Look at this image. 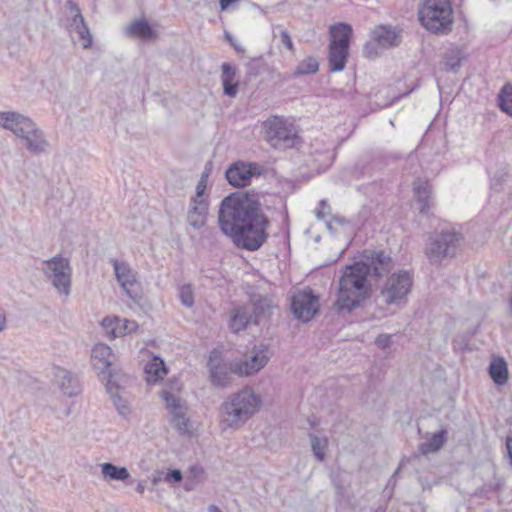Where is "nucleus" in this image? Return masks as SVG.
Here are the masks:
<instances>
[{
	"mask_svg": "<svg viewBox=\"0 0 512 512\" xmlns=\"http://www.w3.org/2000/svg\"><path fill=\"white\" fill-rule=\"evenodd\" d=\"M221 232L239 248L256 251L268 239V217L255 193L235 192L226 196L218 210Z\"/></svg>",
	"mask_w": 512,
	"mask_h": 512,
	"instance_id": "obj_1",
	"label": "nucleus"
},
{
	"mask_svg": "<svg viewBox=\"0 0 512 512\" xmlns=\"http://www.w3.org/2000/svg\"><path fill=\"white\" fill-rule=\"evenodd\" d=\"M393 268L392 258L384 251H365L362 259L347 265L339 279L335 308L351 313L371 297L369 279L378 280Z\"/></svg>",
	"mask_w": 512,
	"mask_h": 512,
	"instance_id": "obj_2",
	"label": "nucleus"
},
{
	"mask_svg": "<svg viewBox=\"0 0 512 512\" xmlns=\"http://www.w3.org/2000/svg\"><path fill=\"white\" fill-rule=\"evenodd\" d=\"M260 405L261 398L252 389L244 388L222 402L221 422L228 428L238 429L259 410Z\"/></svg>",
	"mask_w": 512,
	"mask_h": 512,
	"instance_id": "obj_3",
	"label": "nucleus"
},
{
	"mask_svg": "<svg viewBox=\"0 0 512 512\" xmlns=\"http://www.w3.org/2000/svg\"><path fill=\"white\" fill-rule=\"evenodd\" d=\"M0 126L12 131L32 154L44 153L49 146L43 131L29 117L18 112H0Z\"/></svg>",
	"mask_w": 512,
	"mask_h": 512,
	"instance_id": "obj_4",
	"label": "nucleus"
},
{
	"mask_svg": "<svg viewBox=\"0 0 512 512\" xmlns=\"http://www.w3.org/2000/svg\"><path fill=\"white\" fill-rule=\"evenodd\" d=\"M418 15L421 24L432 33L451 30L453 10L449 0H424Z\"/></svg>",
	"mask_w": 512,
	"mask_h": 512,
	"instance_id": "obj_5",
	"label": "nucleus"
},
{
	"mask_svg": "<svg viewBox=\"0 0 512 512\" xmlns=\"http://www.w3.org/2000/svg\"><path fill=\"white\" fill-rule=\"evenodd\" d=\"M462 240V234L455 230L435 232L428 238L424 254L431 265H440L456 256Z\"/></svg>",
	"mask_w": 512,
	"mask_h": 512,
	"instance_id": "obj_6",
	"label": "nucleus"
},
{
	"mask_svg": "<svg viewBox=\"0 0 512 512\" xmlns=\"http://www.w3.org/2000/svg\"><path fill=\"white\" fill-rule=\"evenodd\" d=\"M41 270L45 278L59 294L70 295L72 268L68 258L56 255L48 260H44Z\"/></svg>",
	"mask_w": 512,
	"mask_h": 512,
	"instance_id": "obj_7",
	"label": "nucleus"
},
{
	"mask_svg": "<svg viewBox=\"0 0 512 512\" xmlns=\"http://www.w3.org/2000/svg\"><path fill=\"white\" fill-rule=\"evenodd\" d=\"M266 141L275 149L291 148L295 144L297 131L287 119L273 116L263 123Z\"/></svg>",
	"mask_w": 512,
	"mask_h": 512,
	"instance_id": "obj_8",
	"label": "nucleus"
},
{
	"mask_svg": "<svg viewBox=\"0 0 512 512\" xmlns=\"http://www.w3.org/2000/svg\"><path fill=\"white\" fill-rule=\"evenodd\" d=\"M411 286L412 279L407 272L401 271L392 274L381 290V297L388 305L397 304L406 298L411 290Z\"/></svg>",
	"mask_w": 512,
	"mask_h": 512,
	"instance_id": "obj_9",
	"label": "nucleus"
},
{
	"mask_svg": "<svg viewBox=\"0 0 512 512\" xmlns=\"http://www.w3.org/2000/svg\"><path fill=\"white\" fill-rule=\"evenodd\" d=\"M291 309L297 319L307 322L318 312L319 298L310 288L298 291L291 298Z\"/></svg>",
	"mask_w": 512,
	"mask_h": 512,
	"instance_id": "obj_10",
	"label": "nucleus"
},
{
	"mask_svg": "<svg viewBox=\"0 0 512 512\" xmlns=\"http://www.w3.org/2000/svg\"><path fill=\"white\" fill-rule=\"evenodd\" d=\"M270 358L268 346L260 344L254 346L250 355H246V359L239 362H234V369L236 375L250 376L260 371L268 362Z\"/></svg>",
	"mask_w": 512,
	"mask_h": 512,
	"instance_id": "obj_11",
	"label": "nucleus"
},
{
	"mask_svg": "<svg viewBox=\"0 0 512 512\" xmlns=\"http://www.w3.org/2000/svg\"><path fill=\"white\" fill-rule=\"evenodd\" d=\"M111 263L114 268L116 279L123 291L133 300L134 303L138 304L141 297L137 292L139 287L137 273L127 262H120L116 259H112Z\"/></svg>",
	"mask_w": 512,
	"mask_h": 512,
	"instance_id": "obj_12",
	"label": "nucleus"
},
{
	"mask_svg": "<svg viewBox=\"0 0 512 512\" xmlns=\"http://www.w3.org/2000/svg\"><path fill=\"white\" fill-rule=\"evenodd\" d=\"M261 175V166L257 163L236 162L226 171L227 181L234 187H245L252 177Z\"/></svg>",
	"mask_w": 512,
	"mask_h": 512,
	"instance_id": "obj_13",
	"label": "nucleus"
},
{
	"mask_svg": "<svg viewBox=\"0 0 512 512\" xmlns=\"http://www.w3.org/2000/svg\"><path fill=\"white\" fill-rule=\"evenodd\" d=\"M92 360L96 370L102 374H106L108 379L113 376V379H118V375L112 369L113 357L112 349L103 343L95 345L92 349Z\"/></svg>",
	"mask_w": 512,
	"mask_h": 512,
	"instance_id": "obj_14",
	"label": "nucleus"
},
{
	"mask_svg": "<svg viewBox=\"0 0 512 512\" xmlns=\"http://www.w3.org/2000/svg\"><path fill=\"white\" fill-rule=\"evenodd\" d=\"M214 354L215 351L209 357L211 383L216 387H227L232 381V374H236L234 362L212 364Z\"/></svg>",
	"mask_w": 512,
	"mask_h": 512,
	"instance_id": "obj_15",
	"label": "nucleus"
},
{
	"mask_svg": "<svg viewBox=\"0 0 512 512\" xmlns=\"http://www.w3.org/2000/svg\"><path fill=\"white\" fill-rule=\"evenodd\" d=\"M372 39L380 48H392L402 41L401 30L391 25H379L372 31Z\"/></svg>",
	"mask_w": 512,
	"mask_h": 512,
	"instance_id": "obj_16",
	"label": "nucleus"
},
{
	"mask_svg": "<svg viewBox=\"0 0 512 512\" xmlns=\"http://www.w3.org/2000/svg\"><path fill=\"white\" fill-rule=\"evenodd\" d=\"M101 324L111 339L133 333L138 329L136 321L128 319L121 320L118 317H106L102 320Z\"/></svg>",
	"mask_w": 512,
	"mask_h": 512,
	"instance_id": "obj_17",
	"label": "nucleus"
},
{
	"mask_svg": "<svg viewBox=\"0 0 512 512\" xmlns=\"http://www.w3.org/2000/svg\"><path fill=\"white\" fill-rule=\"evenodd\" d=\"M413 192L419 212L421 214H428L429 209L434 205L432 197V187L427 180L417 178L413 182Z\"/></svg>",
	"mask_w": 512,
	"mask_h": 512,
	"instance_id": "obj_18",
	"label": "nucleus"
},
{
	"mask_svg": "<svg viewBox=\"0 0 512 512\" xmlns=\"http://www.w3.org/2000/svg\"><path fill=\"white\" fill-rule=\"evenodd\" d=\"M126 35L140 38L143 41H152L158 38L157 31L145 18L135 19L126 27Z\"/></svg>",
	"mask_w": 512,
	"mask_h": 512,
	"instance_id": "obj_19",
	"label": "nucleus"
},
{
	"mask_svg": "<svg viewBox=\"0 0 512 512\" xmlns=\"http://www.w3.org/2000/svg\"><path fill=\"white\" fill-rule=\"evenodd\" d=\"M209 209L208 201H199L191 199L190 207L187 212V222L194 229L202 228L207 221Z\"/></svg>",
	"mask_w": 512,
	"mask_h": 512,
	"instance_id": "obj_20",
	"label": "nucleus"
},
{
	"mask_svg": "<svg viewBox=\"0 0 512 512\" xmlns=\"http://www.w3.org/2000/svg\"><path fill=\"white\" fill-rule=\"evenodd\" d=\"M106 390L109 393L118 413L123 417L130 415L131 409L128 401L119 395L120 385L118 383V379H113V376L111 375V377L107 379Z\"/></svg>",
	"mask_w": 512,
	"mask_h": 512,
	"instance_id": "obj_21",
	"label": "nucleus"
},
{
	"mask_svg": "<svg viewBox=\"0 0 512 512\" xmlns=\"http://www.w3.org/2000/svg\"><path fill=\"white\" fill-rule=\"evenodd\" d=\"M276 305L271 298L266 296H258L254 299L252 305L253 323L259 324L262 320L270 317Z\"/></svg>",
	"mask_w": 512,
	"mask_h": 512,
	"instance_id": "obj_22",
	"label": "nucleus"
},
{
	"mask_svg": "<svg viewBox=\"0 0 512 512\" xmlns=\"http://www.w3.org/2000/svg\"><path fill=\"white\" fill-rule=\"evenodd\" d=\"M349 56V48L329 44L328 64L331 72H340L345 68Z\"/></svg>",
	"mask_w": 512,
	"mask_h": 512,
	"instance_id": "obj_23",
	"label": "nucleus"
},
{
	"mask_svg": "<svg viewBox=\"0 0 512 512\" xmlns=\"http://www.w3.org/2000/svg\"><path fill=\"white\" fill-rule=\"evenodd\" d=\"M353 30L350 24L339 22L330 26V43H335L336 46L350 47V40L352 38Z\"/></svg>",
	"mask_w": 512,
	"mask_h": 512,
	"instance_id": "obj_24",
	"label": "nucleus"
},
{
	"mask_svg": "<svg viewBox=\"0 0 512 512\" xmlns=\"http://www.w3.org/2000/svg\"><path fill=\"white\" fill-rule=\"evenodd\" d=\"M57 378L62 392L68 397H72L80 393L79 380L70 371L65 369L60 370L57 374Z\"/></svg>",
	"mask_w": 512,
	"mask_h": 512,
	"instance_id": "obj_25",
	"label": "nucleus"
},
{
	"mask_svg": "<svg viewBox=\"0 0 512 512\" xmlns=\"http://www.w3.org/2000/svg\"><path fill=\"white\" fill-rule=\"evenodd\" d=\"M447 441V430L441 429L437 433H434L431 438L419 445L418 451L421 455H427L429 453L440 450Z\"/></svg>",
	"mask_w": 512,
	"mask_h": 512,
	"instance_id": "obj_26",
	"label": "nucleus"
},
{
	"mask_svg": "<svg viewBox=\"0 0 512 512\" xmlns=\"http://www.w3.org/2000/svg\"><path fill=\"white\" fill-rule=\"evenodd\" d=\"M489 375L497 385H503L508 381L509 372L507 363L503 358H495L489 365Z\"/></svg>",
	"mask_w": 512,
	"mask_h": 512,
	"instance_id": "obj_27",
	"label": "nucleus"
},
{
	"mask_svg": "<svg viewBox=\"0 0 512 512\" xmlns=\"http://www.w3.org/2000/svg\"><path fill=\"white\" fill-rule=\"evenodd\" d=\"M69 31L77 34V41L81 44L83 49H89L92 46V35L84 20L77 22H69Z\"/></svg>",
	"mask_w": 512,
	"mask_h": 512,
	"instance_id": "obj_28",
	"label": "nucleus"
},
{
	"mask_svg": "<svg viewBox=\"0 0 512 512\" xmlns=\"http://www.w3.org/2000/svg\"><path fill=\"white\" fill-rule=\"evenodd\" d=\"M101 473L105 479L117 481H125L130 476L125 467H118L112 463L102 464Z\"/></svg>",
	"mask_w": 512,
	"mask_h": 512,
	"instance_id": "obj_29",
	"label": "nucleus"
},
{
	"mask_svg": "<svg viewBox=\"0 0 512 512\" xmlns=\"http://www.w3.org/2000/svg\"><path fill=\"white\" fill-rule=\"evenodd\" d=\"M464 58V53L458 48H452L445 53L444 63L445 69L456 72Z\"/></svg>",
	"mask_w": 512,
	"mask_h": 512,
	"instance_id": "obj_30",
	"label": "nucleus"
},
{
	"mask_svg": "<svg viewBox=\"0 0 512 512\" xmlns=\"http://www.w3.org/2000/svg\"><path fill=\"white\" fill-rule=\"evenodd\" d=\"M319 69V63L315 57H307L302 60L293 72V76L314 74Z\"/></svg>",
	"mask_w": 512,
	"mask_h": 512,
	"instance_id": "obj_31",
	"label": "nucleus"
},
{
	"mask_svg": "<svg viewBox=\"0 0 512 512\" xmlns=\"http://www.w3.org/2000/svg\"><path fill=\"white\" fill-rule=\"evenodd\" d=\"M250 323H253L252 315L248 314L245 310H237L231 319L230 327L234 332H239Z\"/></svg>",
	"mask_w": 512,
	"mask_h": 512,
	"instance_id": "obj_32",
	"label": "nucleus"
},
{
	"mask_svg": "<svg viewBox=\"0 0 512 512\" xmlns=\"http://www.w3.org/2000/svg\"><path fill=\"white\" fill-rule=\"evenodd\" d=\"M310 441L313 455L318 461L323 462L325 460V451L328 447V439L310 434Z\"/></svg>",
	"mask_w": 512,
	"mask_h": 512,
	"instance_id": "obj_33",
	"label": "nucleus"
},
{
	"mask_svg": "<svg viewBox=\"0 0 512 512\" xmlns=\"http://www.w3.org/2000/svg\"><path fill=\"white\" fill-rule=\"evenodd\" d=\"M171 423L180 434L189 433V418L186 417V408L172 413Z\"/></svg>",
	"mask_w": 512,
	"mask_h": 512,
	"instance_id": "obj_34",
	"label": "nucleus"
},
{
	"mask_svg": "<svg viewBox=\"0 0 512 512\" xmlns=\"http://www.w3.org/2000/svg\"><path fill=\"white\" fill-rule=\"evenodd\" d=\"M499 106L502 111L512 116V84L502 88L499 94Z\"/></svg>",
	"mask_w": 512,
	"mask_h": 512,
	"instance_id": "obj_35",
	"label": "nucleus"
},
{
	"mask_svg": "<svg viewBox=\"0 0 512 512\" xmlns=\"http://www.w3.org/2000/svg\"><path fill=\"white\" fill-rule=\"evenodd\" d=\"M145 371L153 378V381L162 379L167 374L164 362L158 358L146 365Z\"/></svg>",
	"mask_w": 512,
	"mask_h": 512,
	"instance_id": "obj_36",
	"label": "nucleus"
},
{
	"mask_svg": "<svg viewBox=\"0 0 512 512\" xmlns=\"http://www.w3.org/2000/svg\"><path fill=\"white\" fill-rule=\"evenodd\" d=\"M266 67L265 60L262 56L251 58L246 64V73L249 77L260 75Z\"/></svg>",
	"mask_w": 512,
	"mask_h": 512,
	"instance_id": "obj_37",
	"label": "nucleus"
},
{
	"mask_svg": "<svg viewBox=\"0 0 512 512\" xmlns=\"http://www.w3.org/2000/svg\"><path fill=\"white\" fill-rule=\"evenodd\" d=\"M161 397L165 401L167 409L170 411V414L181 411L186 407L181 403L180 398L175 396L173 393L169 391H162Z\"/></svg>",
	"mask_w": 512,
	"mask_h": 512,
	"instance_id": "obj_38",
	"label": "nucleus"
},
{
	"mask_svg": "<svg viewBox=\"0 0 512 512\" xmlns=\"http://www.w3.org/2000/svg\"><path fill=\"white\" fill-rule=\"evenodd\" d=\"M180 300L181 303L186 307H192L194 304V295L192 286L190 284H186L181 286L180 291Z\"/></svg>",
	"mask_w": 512,
	"mask_h": 512,
	"instance_id": "obj_39",
	"label": "nucleus"
},
{
	"mask_svg": "<svg viewBox=\"0 0 512 512\" xmlns=\"http://www.w3.org/2000/svg\"><path fill=\"white\" fill-rule=\"evenodd\" d=\"M507 180V173L504 171H497L491 179V189L495 192H500L503 188L504 182Z\"/></svg>",
	"mask_w": 512,
	"mask_h": 512,
	"instance_id": "obj_40",
	"label": "nucleus"
},
{
	"mask_svg": "<svg viewBox=\"0 0 512 512\" xmlns=\"http://www.w3.org/2000/svg\"><path fill=\"white\" fill-rule=\"evenodd\" d=\"M379 45L375 40L368 41L363 48V54L369 59H374L379 55Z\"/></svg>",
	"mask_w": 512,
	"mask_h": 512,
	"instance_id": "obj_41",
	"label": "nucleus"
},
{
	"mask_svg": "<svg viewBox=\"0 0 512 512\" xmlns=\"http://www.w3.org/2000/svg\"><path fill=\"white\" fill-rule=\"evenodd\" d=\"M66 6L69 8L70 12L73 14L70 22H77L80 20H84V17L81 13L79 5L75 3L73 0H67Z\"/></svg>",
	"mask_w": 512,
	"mask_h": 512,
	"instance_id": "obj_42",
	"label": "nucleus"
},
{
	"mask_svg": "<svg viewBox=\"0 0 512 512\" xmlns=\"http://www.w3.org/2000/svg\"><path fill=\"white\" fill-rule=\"evenodd\" d=\"M66 6L69 8L70 12L73 14L70 22H77L80 20H84V17L81 13L79 5L75 3L73 0H67Z\"/></svg>",
	"mask_w": 512,
	"mask_h": 512,
	"instance_id": "obj_43",
	"label": "nucleus"
},
{
	"mask_svg": "<svg viewBox=\"0 0 512 512\" xmlns=\"http://www.w3.org/2000/svg\"><path fill=\"white\" fill-rule=\"evenodd\" d=\"M223 92L229 97H235L238 92L239 83L234 80L222 81Z\"/></svg>",
	"mask_w": 512,
	"mask_h": 512,
	"instance_id": "obj_44",
	"label": "nucleus"
},
{
	"mask_svg": "<svg viewBox=\"0 0 512 512\" xmlns=\"http://www.w3.org/2000/svg\"><path fill=\"white\" fill-rule=\"evenodd\" d=\"M206 187H207V180L204 179V177H201V179L198 181L197 186H196L195 196L192 197V199L199 200V201H208V199L204 195Z\"/></svg>",
	"mask_w": 512,
	"mask_h": 512,
	"instance_id": "obj_45",
	"label": "nucleus"
},
{
	"mask_svg": "<svg viewBox=\"0 0 512 512\" xmlns=\"http://www.w3.org/2000/svg\"><path fill=\"white\" fill-rule=\"evenodd\" d=\"M236 76V69L234 66H232L230 63H223L222 64V75L221 80L227 81V80H234Z\"/></svg>",
	"mask_w": 512,
	"mask_h": 512,
	"instance_id": "obj_46",
	"label": "nucleus"
},
{
	"mask_svg": "<svg viewBox=\"0 0 512 512\" xmlns=\"http://www.w3.org/2000/svg\"><path fill=\"white\" fill-rule=\"evenodd\" d=\"M280 38H281V43L289 50V51H294V45H293V42H292V39L290 37V34L287 30L285 29H280Z\"/></svg>",
	"mask_w": 512,
	"mask_h": 512,
	"instance_id": "obj_47",
	"label": "nucleus"
},
{
	"mask_svg": "<svg viewBox=\"0 0 512 512\" xmlns=\"http://www.w3.org/2000/svg\"><path fill=\"white\" fill-rule=\"evenodd\" d=\"M375 343L381 349H386L391 345V335L380 334L377 336Z\"/></svg>",
	"mask_w": 512,
	"mask_h": 512,
	"instance_id": "obj_48",
	"label": "nucleus"
},
{
	"mask_svg": "<svg viewBox=\"0 0 512 512\" xmlns=\"http://www.w3.org/2000/svg\"><path fill=\"white\" fill-rule=\"evenodd\" d=\"M183 476H182V473L179 469H173V470H170L166 476H165V481L167 482H172V483H179L181 482Z\"/></svg>",
	"mask_w": 512,
	"mask_h": 512,
	"instance_id": "obj_49",
	"label": "nucleus"
},
{
	"mask_svg": "<svg viewBox=\"0 0 512 512\" xmlns=\"http://www.w3.org/2000/svg\"><path fill=\"white\" fill-rule=\"evenodd\" d=\"M225 38L237 53H239V54L245 53V48L242 45H240L239 43H237L235 38L229 32H225Z\"/></svg>",
	"mask_w": 512,
	"mask_h": 512,
	"instance_id": "obj_50",
	"label": "nucleus"
},
{
	"mask_svg": "<svg viewBox=\"0 0 512 512\" xmlns=\"http://www.w3.org/2000/svg\"><path fill=\"white\" fill-rule=\"evenodd\" d=\"M330 207L326 200H321L319 203V208L316 210V217L318 219H324L326 214L329 213Z\"/></svg>",
	"mask_w": 512,
	"mask_h": 512,
	"instance_id": "obj_51",
	"label": "nucleus"
},
{
	"mask_svg": "<svg viewBox=\"0 0 512 512\" xmlns=\"http://www.w3.org/2000/svg\"><path fill=\"white\" fill-rule=\"evenodd\" d=\"M189 472L193 478L198 479L203 475L204 470L202 467L194 465L189 468Z\"/></svg>",
	"mask_w": 512,
	"mask_h": 512,
	"instance_id": "obj_52",
	"label": "nucleus"
},
{
	"mask_svg": "<svg viewBox=\"0 0 512 512\" xmlns=\"http://www.w3.org/2000/svg\"><path fill=\"white\" fill-rule=\"evenodd\" d=\"M6 326V313L0 308V332L4 330Z\"/></svg>",
	"mask_w": 512,
	"mask_h": 512,
	"instance_id": "obj_53",
	"label": "nucleus"
},
{
	"mask_svg": "<svg viewBox=\"0 0 512 512\" xmlns=\"http://www.w3.org/2000/svg\"><path fill=\"white\" fill-rule=\"evenodd\" d=\"M506 447H507L509 458H510V464L512 466V438H507Z\"/></svg>",
	"mask_w": 512,
	"mask_h": 512,
	"instance_id": "obj_54",
	"label": "nucleus"
},
{
	"mask_svg": "<svg viewBox=\"0 0 512 512\" xmlns=\"http://www.w3.org/2000/svg\"><path fill=\"white\" fill-rule=\"evenodd\" d=\"M145 487H146V486H145V482H142V481H141V482H139V483L137 484L136 491H137L138 493H140V494H143V493H144V491H145Z\"/></svg>",
	"mask_w": 512,
	"mask_h": 512,
	"instance_id": "obj_55",
	"label": "nucleus"
},
{
	"mask_svg": "<svg viewBox=\"0 0 512 512\" xmlns=\"http://www.w3.org/2000/svg\"><path fill=\"white\" fill-rule=\"evenodd\" d=\"M333 220L342 225L347 223V220L344 217H333Z\"/></svg>",
	"mask_w": 512,
	"mask_h": 512,
	"instance_id": "obj_56",
	"label": "nucleus"
},
{
	"mask_svg": "<svg viewBox=\"0 0 512 512\" xmlns=\"http://www.w3.org/2000/svg\"><path fill=\"white\" fill-rule=\"evenodd\" d=\"M210 511H213V512H221L215 505H212L210 506Z\"/></svg>",
	"mask_w": 512,
	"mask_h": 512,
	"instance_id": "obj_57",
	"label": "nucleus"
},
{
	"mask_svg": "<svg viewBox=\"0 0 512 512\" xmlns=\"http://www.w3.org/2000/svg\"><path fill=\"white\" fill-rule=\"evenodd\" d=\"M374 512H385V508L383 506L377 507Z\"/></svg>",
	"mask_w": 512,
	"mask_h": 512,
	"instance_id": "obj_58",
	"label": "nucleus"
},
{
	"mask_svg": "<svg viewBox=\"0 0 512 512\" xmlns=\"http://www.w3.org/2000/svg\"><path fill=\"white\" fill-rule=\"evenodd\" d=\"M207 176H208L207 173H203L201 177H204V179L207 180Z\"/></svg>",
	"mask_w": 512,
	"mask_h": 512,
	"instance_id": "obj_59",
	"label": "nucleus"
}]
</instances>
